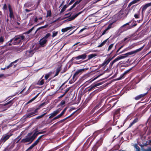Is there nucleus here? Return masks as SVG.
<instances>
[{
  "label": "nucleus",
  "instance_id": "1a4fd4ad",
  "mask_svg": "<svg viewBox=\"0 0 151 151\" xmlns=\"http://www.w3.org/2000/svg\"><path fill=\"white\" fill-rule=\"evenodd\" d=\"M105 99L104 98H101L99 100L98 103L95 106L93 109H92V111H94L95 110H96L98 109L99 107H100L102 103L104 101Z\"/></svg>",
  "mask_w": 151,
  "mask_h": 151
},
{
  "label": "nucleus",
  "instance_id": "f704fd0d",
  "mask_svg": "<svg viewBox=\"0 0 151 151\" xmlns=\"http://www.w3.org/2000/svg\"><path fill=\"white\" fill-rule=\"evenodd\" d=\"M96 56L97 55L95 53L91 54L88 55V60H90Z\"/></svg>",
  "mask_w": 151,
  "mask_h": 151
},
{
  "label": "nucleus",
  "instance_id": "680f3d73",
  "mask_svg": "<svg viewBox=\"0 0 151 151\" xmlns=\"http://www.w3.org/2000/svg\"><path fill=\"white\" fill-rule=\"evenodd\" d=\"M98 147L97 146H96L95 145H94L93 148V151H97L98 148Z\"/></svg>",
  "mask_w": 151,
  "mask_h": 151
},
{
  "label": "nucleus",
  "instance_id": "338daca9",
  "mask_svg": "<svg viewBox=\"0 0 151 151\" xmlns=\"http://www.w3.org/2000/svg\"><path fill=\"white\" fill-rule=\"evenodd\" d=\"M23 49L21 47L17 49V50L18 52H20L23 50Z\"/></svg>",
  "mask_w": 151,
  "mask_h": 151
},
{
  "label": "nucleus",
  "instance_id": "5fc2aeb1",
  "mask_svg": "<svg viewBox=\"0 0 151 151\" xmlns=\"http://www.w3.org/2000/svg\"><path fill=\"white\" fill-rule=\"evenodd\" d=\"M61 117V116L59 114L57 116H56L52 120V122L54 121V120L57 119Z\"/></svg>",
  "mask_w": 151,
  "mask_h": 151
},
{
  "label": "nucleus",
  "instance_id": "864d4df0",
  "mask_svg": "<svg viewBox=\"0 0 151 151\" xmlns=\"http://www.w3.org/2000/svg\"><path fill=\"white\" fill-rule=\"evenodd\" d=\"M101 117V115H99L98 116H97L96 118H95V119L94 120H95V121L94 122H96L97 121H98L100 119Z\"/></svg>",
  "mask_w": 151,
  "mask_h": 151
},
{
  "label": "nucleus",
  "instance_id": "f03ea898",
  "mask_svg": "<svg viewBox=\"0 0 151 151\" xmlns=\"http://www.w3.org/2000/svg\"><path fill=\"white\" fill-rule=\"evenodd\" d=\"M25 40V36L23 35H19L15 36L14 38L10 40L6 43V45L10 46L12 44L18 45L22 43L23 40Z\"/></svg>",
  "mask_w": 151,
  "mask_h": 151
},
{
  "label": "nucleus",
  "instance_id": "2f4dec72",
  "mask_svg": "<svg viewBox=\"0 0 151 151\" xmlns=\"http://www.w3.org/2000/svg\"><path fill=\"white\" fill-rule=\"evenodd\" d=\"M114 22H113L109 24L106 28L107 29L109 30L111 28H114L115 26V25H114Z\"/></svg>",
  "mask_w": 151,
  "mask_h": 151
},
{
  "label": "nucleus",
  "instance_id": "bb28decb",
  "mask_svg": "<svg viewBox=\"0 0 151 151\" xmlns=\"http://www.w3.org/2000/svg\"><path fill=\"white\" fill-rule=\"evenodd\" d=\"M39 142V140L37 139L30 147V148L32 149Z\"/></svg>",
  "mask_w": 151,
  "mask_h": 151
},
{
  "label": "nucleus",
  "instance_id": "c9c22d12",
  "mask_svg": "<svg viewBox=\"0 0 151 151\" xmlns=\"http://www.w3.org/2000/svg\"><path fill=\"white\" fill-rule=\"evenodd\" d=\"M40 94V93H38L34 97H33V98L32 99H30L28 102L27 104H29V103L31 102L32 101H33Z\"/></svg>",
  "mask_w": 151,
  "mask_h": 151
},
{
  "label": "nucleus",
  "instance_id": "79ce46f5",
  "mask_svg": "<svg viewBox=\"0 0 151 151\" xmlns=\"http://www.w3.org/2000/svg\"><path fill=\"white\" fill-rule=\"evenodd\" d=\"M68 108V107L67 106L61 112V113L59 114L61 116V117L65 114Z\"/></svg>",
  "mask_w": 151,
  "mask_h": 151
},
{
  "label": "nucleus",
  "instance_id": "5701e85b",
  "mask_svg": "<svg viewBox=\"0 0 151 151\" xmlns=\"http://www.w3.org/2000/svg\"><path fill=\"white\" fill-rule=\"evenodd\" d=\"M62 65H60V66H59L58 68H57L56 70V73L54 75V77L57 76L58 75L60 71L62 69Z\"/></svg>",
  "mask_w": 151,
  "mask_h": 151
},
{
  "label": "nucleus",
  "instance_id": "a211bd4d",
  "mask_svg": "<svg viewBox=\"0 0 151 151\" xmlns=\"http://www.w3.org/2000/svg\"><path fill=\"white\" fill-rule=\"evenodd\" d=\"M131 22H129L127 23L124 24L121 27V28H123L124 27V30L125 31H126L127 30L129 29L130 28V27H129V26H128L127 27H125L127 25H128L130 23H131Z\"/></svg>",
  "mask_w": 151,
  "mask_h": 151
},
{
  "label": "nucleus",
  "instance_id": "58836bf2",
  "mask_svg": "<svg viewBox=\"0 0 151 151\" xmlns=\"http://www.w3.org/2000/svg\"><path fill=\"white\" fill-rule=\"evenodd\" d=\"M117 101H115L114 100L111 99V100L110 101V103H111V104L112 105V107H113L116 104Z\"/></svg>",
  "mask_w": 151,
  "mask_h": 151
},
{
  "label": "nucleus",
  "instance_id": "393cba45",
  "mask_svg": "<svg viewBox=\"0 0 151 151\" xmlns=\"http://www.w3.org/2000/svg\"><path fill=\"white\" fill-rule=\"evenodd\" d=\"M103 140V139L102 138H101L100 139V140H99L95 144V145L98 147H99L102 143Z\"/></svg>",
  "mask_w": 151,
  "mask_h": 151
},
{
  "label": "nucleus",
  "instance_id": "09e8293b",
  "mask_svg": "<svg viewBox=\"0 0 151 151\" xmlns=\"http://www.w3.org/2000/svg\"><path fill=\"white\" fill-rule=\"evenodd\" d=\"M58 33V31H54L52 32V37H54L57 36Z\"/></svg>",
  "mask_w": 151,
  "mask_h": 151
},
{
  "label": "nucleus",
  "instance_id": "39448f33",
  "mask_svg": "<svg viewBox=\"0 0 151 151\" xmlns=\"http://www.w3.org/2000/svg\"><path fill=\"white\" fill-rule=\"evenodd\" d=\"M13 99H14L4 104L0 105V112H3L11 107L14 103Z\"/></svg>",
  "mask_w": 151,
  "mask_h": 151
},
{
  "label": "nucleus",
  "instance_id": "c756f323",
  "mask_svg": "<svg viewBox=\"0 0 151 151\" xmlns=\"http://www.w3.org/2000/svg\"><path fill=\"white\" fill-rule=\"evenodd\" d=\"M43 76H42V78H41L40 80L38 82H37V84L39 85H43L44 83V79H42V78L43 77Z\"/></svg>",
  "mask_w": 151,
  "mask_h": 151
},
{
  "label": "nucleus",
  "instance_id": "37998d69",
  "mask_svg": "<svg viewBox=\"0 0 151 151\" xmlns=\"http://www.w3.org/2000/svg\"><path fill=\"white\" fill-rule=\"evenodd\" d=\"M98 77V76H97L96 77V78H94L93 79H90L88 81H87L86 82V84H88V83H91L92 82V81H93L94 80H95Z\"/></svg>",
  "mask_w": 151,
  "mask_h": 151
},
{
  "label": "nucleus",
  "instance_id": "cd10ccee",
  "mask_svg": "<svg viewBox=\"0 0 151 151\" xmlns=\"http://www.w3.org/2000/svg\"><path fill=\"white\" fill-rule=\"evenodd\" d=\"M82 0H79V1H76L75 3L73 4V5L69 9V10L70 11L73 8H74L76 6L77 4H78Z\"/></svg>",
  "mask_w": 151,
  "mask_h": 151
},
{
  "label": "nucleus",
  "instance_id": "774afa93",
  "mask_svg": "<svg viewBox=\"0 0 151 151\" xmlns=\"http://www.w3.org/2000/svg\"><path fill=\"white\" fill-rule=\"evenodd\" d=\"M134 17L136 19H139V15L138 14H135L134 15Z\"/></svg>",
  "mask_w": 151,
  "mask_h": 151
},
{
  "label": "nucleus",
  "instance_id": "c03bdc74",
  "mask_svg": "<svg viewBox=\"0 0 151 151\" xmlns=\"http://www.w3.org/2000/svg\"><path fill=\"white\" fill-rule=\"evenodd\" d=\"M131 48H132L130 47H128L125 49L124 50H123L122 51H121V52H118V53H119V55L120 54H121L123 53L124 52L127 50L128 49H130Z\"/></svg>",
  "mask_w": 151,
  "mask_h": 151
},
{
  "label": "nucleus",
  "instance_id": "7c9ffc66",
  "mask_svg": "<svg viewBox=\"0 0 151 151\" xmlns=\"http://www.w3.org/2000/svg\"><path fill=\"white\" fill-rule=\"evenodd\" d=\"M52 74V72L50 71L48 73L46 74L45 76V78L46 80H47L50 76Z\"/></svg>",
  "mask_w": 151,
  "mask_h": 151
},
{
  "label": "nucleus",
  "instance_id": "e2e57ef3",
  "mask_svg": "<svg viewBox=\"0 0 151 151\" xmlns=\"http://www.w3.org/2000/svg\"><path fill=\"white\" fill-rule=\"evenodd\" d=\"M34 108H32L29 109H28V110H27V111L28 112H33V111H34L35 110H34Z\"/></svg>",
  "mask_w": 151,
  "mask_h": 151
},
{
  "label": "nucleus",
  "instance_id": "f8f14e48",
  "mask_svg": "<svg viewBox=\"0 0 151 151\" xmlns=\"http://www.w3.org/2000/svg\"><path fill=\"white\" fill-rule=\"evenodd\" d=\"M77 111V110H76L73 113L71 114L70 116H68L65 118L61 120L58 122H57V123H56L55 124V125H58L59 124H60L64 122L65 121L66 119H67L69 118L71 116H72L75 113H76Z\"/></svg>",
  "mask_w": 151,
  "mask_h": 151
},
{
  "label": "nucleus",
  "instance_id": "ea45409f",
  "mask_svg": "<svg viewBox=\"0 0 151 151\" xmlns=\"http://www.w3.org/2000/svg\"><path fill=\"white\" fill-rule=\"evenodd\" d=\"M34 27H35V26L33 27L31 29H30L28 31H27L25 33H24L23 34V35H24V34L26 35V34H29L33 30Z\"/></svg>",
  "mask_w": 151,
  "mask_h": 151
},
{
  "label": "nucleus",
  "instance_id": "e433bc0d",
  "mask_svg": "<svg viewBox=\"0 0 151 151\" xmlns=\"http://www.w3.org/2000/svg\"><path fill=\"white\" fill-rule=\"evenodd\" d=\"M18 60H15V61H14L11 63L8 66H7L6 67V69H8L9 68L12 67V65H13V64L14 63H16V62H17L18 61Z\"/></svg>",
  "mask_w": 151,
  "mask_h": 151
},
{
  "label": "nucleus",
  "instance_id": "2eb2a0df",
  "mask_svg": "<svg viewBox=\"0 0 151 151\" xmlns=\"http://www.w3.org/2000/svg\"><path fill=\"white\" fill-rule=\"evenodd\" d=\"M8 9L9 12V16L10 18H14V15L13 11L11 5L9 4H8Z\"/></svg>",
  "mask_w": 151,
  "mask_h": 151
},
{
  "label": "nucleus",
  "instance_id": "8fccbe9b",
  "mask_svg": "<svg viewBox=\"0 0 151 151\" xmlns=\"http://www.w3.org/2000/svg\"><path fill=\"white\" fill-rule=\"evenodd\" d=\"M47 114L46 113H45L42 114L41 115L39 116H37L36 118V119H39L43 117L45 114Z\"/></svg>",
  "mask_w": 151,
  "mask_h": 151
},
{
  "label": "nucleus",
  "instance_id": "20e7f679",
  "mask_svg": "<svg viewBox=\"0 0 151 151\" xmlns=\"http://www.w3.org/2000/svg\"><path fill=\"white\" fill-rule=\"evenodd\" d=\"M144 46H142L140 48L137 49L135 50L126 53L121 55L117 57L119 60L125 58L127 57L129 55L135 54L137 52L141 51L142 50Z\"/></svg>",
  "mask_w": 151,
  "mask_h": 151
},
{
  "label": "nucleus",
  "instance_id": "de8ad7c7",
  "mask_svg": "<svg viewBox=\"0 0 151 151\" xmlns=\"http://www.w3.org/2000/svg\"><path fill=\"white\" fill-rule=\"evenodd\" d=\"M103 109V108L99 110L98 111H97L96 113L94 114V115H97L99 114L100 112L102 111Z\"/></svg>",
  "mask_w": 151,
  "mask_h": 151
},
{
  "label": "nucleus",
  "instance_id": "bf43d9fd",
  "mask_svg": "<svg viewBox=\"0 0 151 151\" xmlns=\"http://www.w3.org/2000/svg\"><path fill=\"white\" fill-rule=\"evenodd\" d=\"M2 9H3L4 11H5L7 10V6L6 4H4V6H3Z\"/></svg>",
  "mask_w": 151,
  "mask_h": 151
},
{
  "label": "nucleus",
  "instance_id": "6e6d98bb",
  "mask_svg": "<svg viewBox=\"0 0 151 151\" xmlns=\"http://www.w3.org/2000/svg\"><path fill=\"white\" fill-rule=\"evenodd\" d=\"M48 26V24H46L45 25L40 27L38 28V29H41L45 28H47Z\"/></svg>",
  "mask_w": 151,
  "mask_h": 151
},
{
  "label": "nucleus",
  "instance_id": "412c9836",
  "mask_svg": "<svg viewBox=\"0 0 151 151\" xmlns=\"http://www.w3.org/2000/svg\"><path fill=\"white\" fill-rule=\"evenodd\" d=\"M150 6H151V2L146 4L144 6H142V13L145 11L148 7Z\"/></svg>",
  "mask_w": 151,
  "mask_h": 151
},
{
  "label": "nucleus",
  "instance_id": "052dcab7",
  "mask_svg": "<svg viewBox=\"0 0 151 151\" xmlns=\"http://www.w3.org/2000/svg\"><path fill=\"white\" fill-rule=\"evenodd\" d=\"M101 90L100 89H96L94 91H93V92L91 94V95L93 93V94H94L100 91Z\"/></svg>",
  "mask_w": 151,
  "mask_h": 151
},
{
  "label": "nucleus",
  "instance_id": "a19ab883",
  "mask_svg": "<svg viewBox=\"0 0 151 151\" xmlns=\"http://www.w3.org/2000/svg\"><path fill=\"white\" fill-rule=\"evenodd\" d=\"M52 15V12L50 10H48L47 12V15L46 16V17L47 18L48 17H50Z\"/></svg>",
  "mask_w": 151,
  "mask_h": 151
},
{
  "label": "nucleus",
  "instance_id": "0e129e2a",
  "mask_svg": "<svg viewBox=\"0 0 151 151\" xmlns=\"http://www.w3.org/2000/svg\"><path fill=\"white\" fill-rule=\"evenodd\" d=\"M119 55L118 52H116V54L111 58H109L110 59H111V60L112 59H113V58H114L116 56H117V55Z\"/></svg>",
  "mask_w": 151,
  "mask_h": 151
},
{
  "label": "nucleus",
  "instance_id": "6e6552de",
  "mask_svg": "<svg viewBox=\"0 0 151 151\" xmlns=\"http://www.w3.org/2000/svg\"><path fill=\"white\" fill-rule=\"evenodd\" d=\"M85 10V9L83 10L82 11L79 12L78 13L73 15L72 17L68 18L67 19L65 20L64 22H69L74 19L76 18L79 15L83 13Z\"/></svg>",
  "mask_w": 151,
  "mask_h": 151
},
{
  "label": "nucleus",
  "instance_id": "69168bd1",
  "mask_svg": "<svg viewBox=\"0 0 151 151\" xmlns=\"http://www.w3.org/2000/svg\"><path fill=\"white\" fill-rule=\"evenodd\" d=\"M125 74H124V73H123L119 77V78L118 80H120L121 79H122L123 78H124V76H125Z\"/></svg>",
  "mask_w": 151,
  "mask_h": 151
},
{
  "label": "nucleus",
  "instance_id": "423d86ee",
  "mask_svg": "<svg viewBox=\"0 0 151 151\" xmlns=\"http://www.w3.org/2000/svg\"><path fill=\"white\" fill-rule=\"evenodd\" d=\"M39 48L37 47L36 49V47L35 48L34 50H29L26 51L25 52V55L27 57H32L35 52V50H38Z\"/></svg>",
  "mask_w": 151,
  "mask_h": 151
},
{
  "label": "nucleus",
  "instance_id": "6ab92c4d",
  "mask_svg": "<svg viewBox=\"0 0 151 151\" xmlns=\"http://www.w3.org/2000/svg\"><path fill=\"white\" fill-rule=\"evenodd\" d=\"M74 28L75 26L67 27L65 28L62 29L61 32H65L67 31L68 30H71L72 29Z\"/></svg>",
  "mask_w": 151,
  "mask_h": 151
},
{
  "label": "nucleus",
  "instance_id": "aec40b11",
  "mask_svg": "<svg viewBox=\"0 0 151 151\" xmlns=\"http://www.w3.org/2000/svg\"><path fill=\"white\" fill-rule=\"evenodd\" d=\"M47 41V40H45L43 38L40 40L39 43L41 46L42 47H43L44 45L46 43Z\"/></svg>",
  "mask_w": 151,
  "mask_h": 151
},
{
  "label": "nucleus",
  "instance_id": "9d476101",
  "mask_svg": "<svg viewBox=\"0 0 151 151\" xmlns=\"http://www.w3.org/2000/svg\"><path fill=\"white\" fill-rule=\"evenodd\" d=\"M121 110L120 108H119L115 110L113 112V118L116 119L118 118L119 116H120V111Z\"/></svg>",
  "mask_w": 151,
  "mask_h": 151
},
{
  "label": "nucleus",
  "instance_id": "4c0bfd02",
  "mask_svg": "<svg viewBox=\"0 0 151 151\" xmlns=\"http://www.w3.org/2000/svg\"><path fill=\"white\" fill-rule=\"evenodd\" d=\"M109 38H108L107 39L105 40L103 42H102L100 45H98L97 47H101L103 46H104L105 44L106 43V42L107 41V40H108Z\"/></svg>",
  "mask_w": 151,
  "mask_h": 151
},
{
  "label": "nucleus",
  "instance_id": "7ed1b4c3",
  "mask_svg": "<svg viewBox=\"0 0 151 151\" xmlns=\"http://www.w3.org/2000/svg\"><path fill=\"white\" fill-rule=\"evenodd\" d=\"M87 57V55L86 53L83 54L81 55H79L76 57H73L70 60V61L73 62L74 64H80L82 63L83 62L81 60L77 61V60L81 59L82 60L85 59Z\"/></svg>",
  "mask_w": 151,
  "mask_h": 151
},
{
  "label": "nucleus",
  "instance_id": "4be33fe9",
  "mask_svg": "<svg viewBox=\"0 0 151 151\" xmlns=\"http://www.w3.org/2000/svg\"><path fill=\"white\" fill-rule=\"evenodd\" d=\"M111 61V59H110L109 58L107 59H105L104 62L101 65V66L102 67L104 66H106Z\"/></svg>",
  "mask_w": 151,
  "mask_h": 151
},
{
  "label": "nucleus",
  "instance_id": "603ef678",
  "mask_svg": "<svg viewBox=\"0 0 151 151\" xmlns=\"http://www.w3.org/2000/svg\"><path fill=\"white\" fill-rule=\"evenodd\" d=\"M108 30L106 28L104 31L102 32V34L101 35V36H103V35L107 33L108 32Z\"/></svg>",
  "mask_w": 151,
  "mask_h": 151
},
{
  "label": "nucleus",
  "instance_id": "13d9d810",
  "mask_svg": "<svg viewBox=\"0 0 151 151\" xmlns=\"http://www.w3.org/2000/svg\"><path fill=\"white\" fill-rule=\"evenodd\" d=\"M78 78L76 76H74V75L72 78L73 82H74Z\"/></svg>",
  "mask_w": 151,
  "mask_h": 151
},
{
  "label": "nucleus",
  "instance_id": "72a5a7b5",
  "mask_svg": "<svg viewBox=\"0 0 151 151\" xmlns=\"http://www.w3.org/2000/svg\"><path fill=\"white\" fill-rule=\"evenodd\" d=\"M46 104L45 102H44L43 103H42L41 104H40L39 106H38V108L36 109V111H37L40 108H41L43 106L45 105H46Z\"/></svg>",
  "mask_w": 151,
  "mask_h": 151
},
{
  "label": "nucleus",
  "instance_id": "dca6fc26",
  "mask_svg": "<svg viewBox=\"0 0 151 151\" xmlns=\"http://www.w3.org/2000/svg\"><path fill=\"white\" fill-rule=\"evenodd\" d=\"M12 135V134L11 133H10L9 134H6L4 136H3L2 137L1 139L4 141V142H5L8 139H9V138Z\"/></svg>",
  "mask_w": 151,
  "mask_h": 151
},
{
  "label": "nucleus",
  "instance_id": "0eeeda50",
  "mask_svg": "<svg viewBox=\"0 0 151 151\" xmlns=\"http://www.w3.org/2000/svg\"><path fill=\"white\" fill-rule=\"evenodd\" d=\"M37 112L38 111H36V109H35L34 111L32 112H29V113H27L23 116V118L24 119H25L27 118H30L34 116Z\"/></svg>",
  "mask_w": 151,
  "mask_h": 151
},
{
  "label": "nucleus",
  "instance_id": "49530a36",
  "mask_svg": "<svg viewBox=\"0 0 151 151\" xmlns=\"http://www.w3.org/2000/svg\"><path fill=\"white\" fill-rule=\"evenodd\" d=\"M67 7V6H66V5H65L63 8H62V9H61L60 12V13H62L66 9V8Z\"/></svg>",
  "mask_w": 151,
  "mask_h": 151
},
{
  "label": "nucleus",
  "instance_id": "f3484780",
  "mask_svg": "<svg viewBox=\"0 0 151 151\" xmlns=\"http://www.w3.org/2000/svg\"><path fill=\"white\" fill-rule=\"evenodd\" d=\"M148 93V91H147V92L145 93L139 95L135 97L134 99L136 100H139L141 99V98L144 97Z\"/></svg>",
  "mask_w": 151,
  "mask_h": 151
},
{
  "label": "nucleus",
  "instance_id": "473e14b6",
  "mask_svg": "<svg viewBox=\"0 0 151 151\" xmlns=\"http://www.w3.org/2000/svg\"><path fill=\"white\" fill-rule=\"evenodd\" d=\"M118 60H118L117 57L115 59H114L111 62V63H110V65H109L110 67L111 68H112V67L113 65L114 64V63Z\"/></svg>",
  "mask_w": 151,
  "mask_h": 151
},
{
  "label": "nucleus",
  "instance_id": "4d7b16f0",
  "mask_svg": "<svg viewBox=\"0 0 151 151\" xmlns=\"http://www.w3.org/2000/svg\"><path fill=\"white\" fill-rule=\"evenodd\" d=\"M114 44H111L109 46L108 49V51H109L111 48L113 47Z\"/></svg>",
  "mask_w": 151,
  "mask_h": 151
},
{
  "label": "nucleus",
  "instance_id": "b1692460",
  "mask_svg": "<svg viewBox=\"0 0 151 151\" xmlns=\"http://www.w3.org/2000/svg\"><path fill=\"white\" fill-rule=\"evenodd\" d=\"M139 121V119L137 118H136L133 121L130 123V124H129V127L128 128H130L133 125H134L135 124L138 122Z\"/></svg>",
  "mask_w": 151,
  "mask_h": 151
},
{
  "label": "nucleus",
  "instance_id": "a878e982",
  "mask_svg": "<svg viewBox=\"0 0 151 151\" xmlns=\"http://www.w3.org/2000/svg\"><path fill=\"white\" fill-rule=\"evenodd\" d=\"M119 145H115L109 151H115L119 150Z\"/></svg>",
  "mask_w": 151,
  "mask_h": 151
},
{
  "label": "nucleus",
  "instance_id": "9b49d317",
  "mask_svg": "<svg viewBox=\"0 0 151 151\" xmlns=\"http://www.w3.org/2000/svg\"><path fill=\"white\" fill-rule=\"evenodd\" d=\"M61 109L60 108L58 109L57 110L54 111L52 113L50 114V116H49V118L51 119L55 116L58 114L61 111Z\"/></svg>",
  "mask_w": 151,
  "mask_h": 151
},
{
  "label": "nucleus",
  "instance_id": "3c124183",
  "mask_svg": "<svg viewBox=\"0 0 151 151\" xmlns=\"http://www.w3.org/2000/svg\"><path fill=\"white\" fill-rule=\"evenodd\" d=\"M51 34L50 33H47L45 36H44L43 38L44 39H45V40H47V39L49 37H50L51 36Z\"/></svg>",
  "mask_w": 151,
  "mask_h": 151
},
{
  "label": "nucleus",
  "instance_id": "ddd939ff",
  "mask_svg": "<svg viewBox=\"0 0 151 151\" xmlns=\"http://www.w3.org/2000/svg\"><path fill=\"white\" fill-rule=\"evenodd\" d=\"M142 144H139L141 147V149L143 151H146L145 150L147 149H145L144 147L145 146H146L148 145L147 141L145 140H142Z\"/></svg>",
  "mask_w": 151,
  "mask_h": 151
},
{
  "label": "nucleus",
  "instance_id": "4468645a",
  "mask_svg": "<svg viewBox=\"0 0 151 151\" xmlns=\"http://www.w3.org/2000/svg\"><path fill=\"white\" fill-rule=\"evenodd\" d=\"M102 84L101 83H98L94 84H92L88 88V91H90L93 90L94 88L96 86H99Z\"/></svg>",
  "mask_w": 151,
  "mask_h": 151
},
{
  "label": "nucleus",
  "instance_id": "a18cd8bd",
  "mask_svg": "<svg viewBox=\"0 0 151 151\" xmlns=\"http://www.w3.org/2000/svg\"><path fill=\"white\" fill-rule=\"evenodd\" d=\"M134 147L136 149V151H140V148L137 144L134 145Z\"/></svg>",
  "mask_w": 151,
  "mask_h": 151
},
{
  "label": "nucleus",
  "instance_id": "f257e3e1",
  "mask_svg": "<svg viewBox=\"0 0 151 151\" xmlns=\"http://www.w3.org/2000/svg\"><path fill=\"white\" fill-rule=\"evenodd\" d=\"M38 129L37 128L35 129L33 131V133L32 132L28 133L27 135L25 136V138L22 139L20 141V143H25L29 142V144L32 143L37 136L39 134H38L39 132V131L38 130Z\"/></svg>",
  "mask_w": 151,
  "mask_h": 151
},
{
  "label": "nucleus",
  "instance_id": "c85d7f7f",
  "mask_svg": "<svg viewBox=\"0 0 151 151\" xmlns=\"http://www.w3.org/2000/svg\"><path fill=\"white\" fill-rule=\"evenodd\" d=\"M84 69H79L78 70H77L76 73L74 74V76H76L77 77H78V74L79 73H81L83 71H84Z\"/></svg>",
  "mask_w": 151,
  "mask_h": 151
}]
</instances>
